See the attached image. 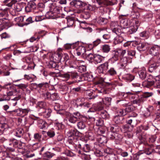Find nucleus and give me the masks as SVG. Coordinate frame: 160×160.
Masks as SVG:
<instances>
[{
	"instance_id": "obj_1",
	"label": "nucleus",
	"mask_w": 160,
	"mask_h": 160,
	"mask_svg": "<svg viewBox=\"0 0 160 160\" xmlns=\"http://www.w3.org/2000/svg\"><path fill=\"white\" fill-rule=\"evenodd\" d=\"M68 147L72 150L76 151L78 154L81 153L82 147L84 145V142L81 140L74 138L73 140L68 141Z\"/></svg>"
},
{
	"instance_id": "obj_2",
	"label": "nucleus",
	"mask_w": 160,
	"mask_h": 160,
	"mask_svg": "<svg viewBox=\"0 0 160 160\" xmlns=\"http://www.w3.org/2000/svg\"><path fill=\"white\" fill-rule=\"evenodd\" d=\"M86 59L89 62L97 64L103 61L105 58L99 54L90 53L87 55Z\"/></svg>"
},
{
	"instance_id": "obj_3",
	"label": "nucleus",
	"mask_w": 160,
	"mask_h": 160,
	"mask_svg": "<svg viewBox=\"0 0 160 160\" xmlns=\"http://www.w3.org/2000/svg\"><path fill=\"white\" fill-rule=\"evenodd\" d=\"M149 53L154 57V59L156 60L157 63H160V47L157 45L151 47L149 49Z\"/></svg>"
},
{
	"instance_id": "obj_4",
	"label": "nucleus",
	"mask_w": 160,
	"mask_h": 160,
	"mask_svg": "<svg viewBox=\"0 0 160 160\" xmlns=\"http://www.w3.org/2000/svg\"><path fill=\"white\" fill-rule=\"evenodd\" d=\"M93 3L95 4V5L98 7H103L104 6L109 4L110 5H112L117 4V0H113L111 2H110L109 3H108V0H92Z\"/></svg>"
},
{
	"instance_id": "obj_5",
	"label": "nucleus",
	"mask_w": 160,
	"mask_h": 160,
	"mask_svg": "<svg viewBox=\"0 0 160 160\" xmlns=\"http://www.w3.org/2000/svg\"><path fill=\"white\" fill-rule=\"evenodd\" d=\"M49 7L51 12L53 13L59 14L62 10V8L54 2L50 3Z\"/></svg>"
},
{
	"instance_id": "obj_6",
	"label": "nucleus",
	"mask_w": 160,
	"mask_h": 160,
	"mask_svg": "<svg viewBox=\"0 0 160 160\" xmlns=\"http://www.w3.org/2000/svg\"><path fill=\"white\" fill-rule=\"evenodd\" d=\"M131 62L130 58L127 57H124L121 59L120 62L118 63L121 69L124 68L128 63Z\"/></svg>"
},
{
	"instance_id": "obj_7",
	"label": "nucleus",
	"mask_w": 160,
	"mask_h": 160,
	"mask_svg": "<svg viewBox=\"0 0 160 160\" xmlns=\"http://www.w3.org/2000/svg\"><path fill=\"white\" fill-rule=\"evenodd\" d=\"M79 135V132L75 129L70 130L67 133V136L68 137V141L73 140L74 138L77 139V136Z\"/></svg>"
},
{
	"instance_id": "obj_8",
	"label": "nucleus",
	"mask_w": 160,
	"mask_h": 160,
	"mask_svg": "<svg viewBox=\"0 0 160 160\" xmlns=\"http://www.w3.org/2000/svg\"><path fill=\"white\" fill-rule=\"evenodd\" d=\"M109 62H106L100 65L97 68V70L99 73H104L108 69Z\"/></svg>"
},
{
	"instance_id": "obj_9",
	"label": "nucleus",
	"mask_w": 160,
	"mask_h": 160,
	"mask_svg": "<svg viewBox=\"0 0 160 160\" xmlns=\"http://www.w3.org/2000/svg\"><path fill=\"white\" fill-rule=\"evenodd\" d=\"M71 5L77 8H82L86 6V4L80 0H73L70 3Z\"/></svg>"
},
{
	"instance_id": "obj_10",
	"label": "nucleus",
	"mask_w": 160,
	"mask_h": 160,
	"mask_svg": "<svg viewBox=\"0 0 160 160\" xmlns=\"http://www.w3.org/2000/svg\"><path fill=\"white\" fill-rule=\"evenodd\" d=\"M155 62H156L153 63V59H152L148 62V64H149L148 71L149 72H153L158 68V65H157L156 63L157 62H156V61Z\"/></svg>"
},
{
	"instance_id": "obj_11",
	"label": "nucleus",
	"mask_w": 160,
	"mask_h": 160,
	"mask_svg": "<svg viewBox=\"0 0 160 160\" xmlns=\"http://www.w3.org/2000/svg\"><path fill=\"white\" fill-rule=\"evenodd\" d=\"M103 105L100 103L95 104L93 106V108H90L88 112L102 111L103 109Z\"/></svg>"
},
{
	"instance_id": "obj_12",
	"label": "nucleus",
	"mask_w": 160,
	"mask_h": 160,
	"mask_svg": "<svg viewBox=\"0 0 160 160\" xmlns=\"http://www.w3.org/2000/svg\"><path fill=\"white\" fill-rule=\"evenodd\" d=\"M70 78L76 82H78L82 81V77L79 75L78 73L75 72H70Z\"/></svg>"
},
{
	"instance_id": "obj_13",
	"label": "nucleus",
	"mask_w": 160,
	"mask_h": 160,
	"mask_svg": "<svg viewBox=\"0 0 160 160\" xmlns=\"http://www.w3.org/2000/svg\"><path fill=\"white\" fill-rule=\"evenodd\" d=\"M75 53L78 56L83 55L86 52L85 48L82 46H79L78 48L76 47Z\"/></svg>"
},
{
	"instance_id": "obj_14",
	"label": "nucleus",
	"mask_w": 160,
	"mask_h": 160,
	"mask_svg": "<svg viewBox=\"0 0 160 160\" xmlns=\"http://www.w3.org/2000/svg\"><path fill=\"white\" fill-rule=\"evenodd\" d=\"M112 57L110 59L112 62H114L118 60L120 56L117 49L112 51Z\"/></svg>"
},
{
	"instance_id": "obj_15",
	"label": "nucleus",
	"mask_w": 160,
	"mask_h": 160,
	"mask_svg": "<svg viewBox=\"0 0 160 160\" xmlns=\"http://www.w3.org/2000/svg\"><path fill=\"white\" fill-rule=\"evenodd\" d=\"M132 25V23L130 20L124 19L120 22V25L123 28H127Z\"/></svg>"
},
{
	"instance_id": "obj_16",
	"label": "nucleus",
	"mask_w": 160,
	"mask_h": 160,
	"mask_svg": "<svg viewBox=\"0 0 160 160\" xmlns=\"http://www.w3.org/2000/svg\"><path fill=\"white\" fill-rule=\"evenodd\" d=\"M38 127L41 128L43 129L48 127V124L46 121L42 119L38 120Z\"/></svg>"
},
{
	"instance_id": "obj_17",
	"label": "nucleus",
	"mask_w": 160,
	"mask_h": 160,
	"mask_svg": "<svg viewBox=\"0 0 160 160\" xmlns=\"http://www.w3.org/2000/svg\"><path fill=\"white\" fill-rule=\"evenodd\" d=\"M147 48V45L144 42L139 43L137 46V49L139 51H144L146 50Z\"/></svg>"
},
{
	"instance_id": "obj_18",
	"label": "nucleus",
	"mask_w": 160,
	"mask_h": 160,
	"mask_svg": "<svg viewBox=\"0 0 160 160\" xmlns=\"http://www.w3.org/2000/svg\"><path fill=\"white\" fill-rule=\"evenodd\" d=\"M97 22L101 25H104L108 22V19L106 18L99 17L96 20Z\"/></svg>"
},
{
	"instance_id": "obj_19",
	"label": "nucleus",
	"mask_w": 160,
	"mask_h": 160,
	"mask_svg": "<svg viewBox=\"0 0 160 160\" xmlns=\"http://www.w3.org/2000/svg\"><path fill=\"white\" fill-rule=\"evenodd\" d=\"M129 27L128 33L129 34H132L136 32L138 29V26L136 25L132 26V25Z\"/></svg>"
},
{
	"instance_id": "obj_20",
	"label": "nucleus",
	"mask_w": 160,
	"mask_h": 160,
	"mask_svg": "<svg viewBox=\"0 0 160 160\" xmlns=\"http://www.w3.org/2000/svg\"><path fill=\"white\" fill-rule=\"evenodd\" d=\"M101 117L103 119H108L109 118V114L106 111L102 110L99 112Z\"/></svg>"
},
{
	"instance_id": "obj_21",
	"label": "nucleus",
	"mask_w": 160,
	"mask_h": 160,
	"mask_svg": "<svg viewBox=\"0 0 160 160\" xmlns=\"http://www.w3.org/2000/svg\"><path fill=\"white\" fill-rule=\"evenodd\" d=\"M154 108L152 106H149L146 109V112L145 115L146 117H148L150 115V114L153 111Z\"/></svg>"
},
{
	"instance_id": "obj_22",
	"label": "nucleus",
	"mask_w": 160,
	"mask_h": 160,
	"mask_svg": "<svg viewBox=\"0 0 160 160\" xmlns=\"http://www.w3.org/2000/svg\"><path fill=\"white\" fill-rule=\"evenodd\" d=\"M142 85L144 87L149 88L152 85L153 86V81L147 80L145 81L142 83Z\"/></svg>"
},
{
	"instance_id": "obj_23",
	"label": "nucleus",
	"mask_w": 160,
	"mask_h": 160,
	"mask_svg": "<svg viewBox=\"0 0 160 160\" xmlns=\"http://www.w3.org/2000/svg\"><path fill=\"white\" fill-rule=\"evenodd\" d=\"M24 131L22 129L20 128L15 130L14 135L18 138H21L23 136Z\"/></svg>"
},
{
	"instance_id": "obj_24",
	"label": "nucleus",
	"mask_w": 160,
	"mask_h": 160,
	"mask_svg": "<svg viewBox=\"0 0 160 160\" xmlns=\"http://www.w3.org/2000/svg\"><path fill=\"white\" fill-rule=\"evenodd\" d=\"M124 118L122 117L115 116L114 118V121L117 124H120L122 123V120Z\"/></svg>"
},
{
	"instance_id": "obj_25",
	"label": "nucleus",
	"mask_w": 160,
	"mask_h": 160,
	"mask_svg": "<svg viewBox=\"0 0 160 160\" xmlns=\"http://www.w3.org/2000/svg\"><path fill=\"white\" fill-rule=\"evenodd\" d=\"M77 43L72 44L67 43L64 45L63 48L66 49H69L71 48L74 49L76 48Z\"/></svg>"
},
{
	"instance_id": "obj_26",
	"label": "nucleus",
	"mask_w": 160,
	"mask_h": 160,
	"mask_svg": "<svg viewBox=\"0 0 160 160\" xmlns=\"http://www.w3.org/2000/svg\"><path fill=\"white\" fill-rule=\"evenodd\" d=\"M33 86H36L37 88H41L42 87H46L47 85H48V83L47 82H42L39 84L36 83H32V84Z\"/></svg>"
},
{
	"instance_id": "obj_27",
	"label": "nucleus",
	"mask_w": 160,
	"mask_h": 160,
	"mask_svg": "<svg viewBox=\"0 0 160 160\" xmlns=\"http://www.w3.org/2000/svg\"><path fill=\"white\" fill-rule=\"evenodd\" d=\"M101 48L102 51L103 52L106 53L108 52L111 49L110 46L107 44L103 45Z\"/></svg>"
},
{
	"instance_id": "obj_28",
	"label": "nucleus",
	"mask_w": 160,
	"mask_h": 160,
	"mask_svg": "<svg viewBox=\"0 0 160 160\" xmlns=\"http://www.w3.org/2000/svg\"><path fill=\"white\" fill-rule=\"evenodd\" d=\"M107 73L109 75L112 76H115L117 74L116 69L113 67L110 68L108 71Z\"/></svg>"
},
{
	"instance_id": "obj_29",
	"label": "nucleus",
	"mask_w": 160,
	"mask_h": 160,
	"mask_svg": "<svg viewBox=\"0 0 160 160\" xmlns=\"http://www.w3.org/2000/svg\"><path fill=\"white\" fill-rule=\"evenodd\" d=\"M13 94V92L12 91H10L7 93V95H4L3 98L2 99H0V100H10L11 99L10 97L12 96Z\"/></svg>"
},
{
	"instance_id": "obj_30",
	"label": "nucleus",
	"mask_w": 160,
	"mask_h": 160,
	"mask_svg": "<svg viewBox=\"0 0 160 160\" xmlns=\"http://www.w3.org/2000/svg\"><path fill=\"white\" fill-rule=\"evenodd\" d=\"M52 112V111L51 109H48L44 110V111L42 112L43 115L44 117L46 118H48L50 116Z\"/></svg>"
},
{
	"instance_id": "obj_31",
	"label": "nucleus",
	"mask_w": 160,
	"mask_h": 160,
	"mask_svg": "<svg viewBox=\"0 0 160 160\" xmlns=\"http://www.w3.org/2000/svg\"><path fill=\"white\" fill-rule=\"evenodd\" d=\"M138 73L140 78L142 79H144L146 77V72L144 69L140 70Z\"/></svg>"
},
{
	"instance_id": "obj_32",
	"label": "nucleus",
	"mask_w": 160,
	"mask_h": 160,
	"mask_svg": "<svg viewBox=\"0 0 160 160\" xmlns=\"http://www.w3.org/2000/svg\"><path fill=\"white\" fill-rule=\"evenodd\" d=\"M8 128V125L6 123L0 124V135L3 134V131Z\"/></svg>"
},
{
	"instance_id": "obj_33",
	"label": "nucleus",
	"mask_w": 160,
	"mask_h": 160,
	"mask_svg": "<svg viewBox=\"0 0 160 160\" xmlns=\"http://www.w3.org/2000/svg\"><path fill=\"white\" fill-rule=\"evenodd\" d=\"M91 147L88 144H85L84 142V145L82 147L81 150L86 152H89L91 150Z\"/></svg>"
},
{
	"instance_id": "obj_34",
	"label": "nucleus",
	"mask_w": 160,
	"mask_h": 160,
	"mask_svg": "<svg viewBox=\"0 0 160 160\" xmlns=\"http://www.w3.org/2000/svg\"><path fill=\"white\" fill-rule=\"evenodd\" d=\"M77 126L79 129H83L86 127V123L83 121H80L77 123Z\"/></svg>"
},
{
	"instance_id": "obj_35",
	"label": "nucleus",
	"mask_w": 160,
	"mask_h": 160,
	"mask_svg": "<svg viewBox=\"0 0 160 160\" xmlns=\"http://www.w3.org/2000/svg\"><path fill=\"white\" fill-rule=\"evenodd\" d=\"M153 86L157 88H160V79L154 78L153 79Z\"/></svg>"
},
{
	"instance_id": "obj_36",
	"label": "nucleus",
	"mask_w": 160,
	"mask_h": 160,
	"mask_svg": "<svg viewBox=\"0 0 160 160\" xmlns=\"http://www.w3.org/2000/svg\"><path fill=\"white\" fill-rule=\"evenodd\" d=\"M17 2V0H5L4 2L7 3V5L9 7L12 6V5Z\"/></svg>"
},
{
	"instance_id": "obj_37",
	"label": "nucleus",
	"mask_w": 160,
	"mask_h": 160,
	"mask_svg": "<svg viewBox=\"0 0 160 160\" xmlns=\"http://www.w3.org/2000/svg\"><path fill=\"white\" fill-rule=\"evenodd\" d=\"M35 5L34 3L32 2H30L28 4L27 7L26 8V10H28V12H30L31 11L32 9H33L35 8Z\"/></svg>"
},
{
	"instance_id": "obj_38",
	"label": "nucleus",
	"mask_w": 160,
	"mask_h": 160,
	"mask_svg": "<svg viewBox=\"0 0 160 160\" xmlns=\"http://www.w3.org/2000/svg\"><path fill=\"white\" fill-rule=\"evenodd\" d=\"M155 152L154 148L152 147L147 148L144 151V152L147 155H149Z\"/></svg>"
},
{
	"instance_id": "obj_39",
	"label": "nucleus",
	"mask_w": 160,
	"mask_h": 160,
	"mask_svg": "<svg viewBox=\"0 0 160 160\" xmlns=\"http://www.w3.org/2000/svg\"><path fill=\"white\" fill-rule=\"evenodd\" d=\"M99 142L101 144L104 145L107 142V140L106 138L103 136H101L98 139Z\"/></svg>"
},
{
	"instance_id": "obj_40",
	"label": "nucleus",
	"mask_w": 160,
	"mask_h": 160,
	"mask_svg": "<svg viewBox=\"0 0 160 160\" xmlns=\"http://www.w3.org/2000/svg\"><path fill=\"white\" fill-rule=\"evenodd\" d=\"M90 16V13L88 12L85 11L81 14V17L83 18L87 19Z\"/></svg>"
},
{
	"instance_id": "obj_41",
	"label": "nucleus",
	"mask_w": 160,
	"mask_h": 160,
	"mask_svg": "<svg viewBox=\"0 0 160 160\" xmlns=\"http://www.w3.org/2000/svg\"><path fill=\"white\" fill-rule=\"evenodd\" d=\"M111 29L112 30V32L115 33L116 35H119L121 34V30L120 28H119V27H113Z\"/></svg>"
},
{
	"instance_id": "obj_42",
	"label": "nucleus",
	"mask_w": 160,
	"mask_h": 160,
	"mask_svg": "<svg viewBox=\"0 0 160 160\" xmlns=\"http://www.w3.org/2000/svg\"><path fill=\"white\" fill-rule=\"evenodd\" d=\"M22 5L19 3L16 4L14 6V10L15 11L19 12L21 11L22 9Z\"/></svg>"
},
{
	"instance_id": "obj_43",
	"label": "nucleus",
	"mask_w": 160,
	"mask_h": 160,
	"mask_svg": "<svg viewBox=\"0 0 160 160\" xmlns=\"http://www.w3.org/2000/svg\"><path fill=\"white\" fill-rule=\"evenodd\" d=\"M30 109L28 108L24 109L21 108V117H24L27 115Z\"/></svg>"
},
{
	"instance_id": "obj_44",
	"label": "nucleus",
	"mask_w": 160,
	"mask_h": 160,
	"mask_svg": "<svg viewBox=\"0 0 160 160\" xmlns=\"http://www.w3.org/2000/svg\"><path fill=\"white\" fill-rule=\"evenodd\" d=\"M37 106L41 108L45 109L46 104L44 101L39 102L37 103Z\"/></svg>"
},
{
	"instance_id": "obj_45",
	"label": "nucleus",
	"mask_w": 160,
	"mask_h": 160,
	"mask_svg": "<svg viewBox=\"0 0 160 160\" xmlns=\"http://www.w3.org/2000/svg\"><path fill=\"white\" fill-rule=\"evenodd\" d=\"M141 37L147 39L149 37V32L147 31H144L140 33Z\"/></svg>"
},
{
	"instance_id": "obj_46",
	"label": "nucleus",
	"mask_w": 160,
	"mask_h": 160,
	"mask_svg": "<svg viewBox=\"0 0 160 160\" xmlns=\"http://www.w3.org/2000/svg\"><path fill=\"white\" fill-rule=\"evenodd\" d=\"M77 120V118H76L73 116L71 115L69 118L68 121L72 123H75L76 122L78 121Z\"/></svg>"
},
{
	"instance_id": "obj_47",
	"label": "nucleus",
	"mask_w": 160,
	"mask_h": 160,
	"mask_svg": "<svg viewBox=\"0 0 160 160\" xmlns=\"http://www.w3.org/2000/svg\"><path fill=\"white\" fill-rule=\"evenodd\" d=\"M60 76L64 79L65 80H68L70 78V72H68L64 74H61Z\"/></svg>"
},
{
	"instance_id": "obj_48",
	"label": "nucleus",
	"mask_w": 160,
	"mask_h": 160,
	"mask_svg": "<svg viewBox=\"0 0 160 160\" xmlns=\"http://www.w3.org/2000/svg\"><path fill=\"white\" fill-rule=\"evenodd\" d=\"M47 65L49 68H54L57 66V64L54 62L51 61L49 62Z\"/></svg>"
},
{
	"instance_id": "obj_49",
	"label": "nucleus",
	"mask_w": 160,
	"mask_h": 160,
	"mask_svg": "<svg viewBox=\"0 0 160 160\" xmlns=\"http://www.w3.org/2000/svg\"><path fill=\"white\" fill-rule=\"evenodd\" d=\"M78 71L81 73L85 72L86 71V67L84 65L79 66L78 68Z\"/></svg>"
},
{
	"instance_id": "obj_50",
	"label": "nucleus",
	"mask_w": 160,
	"mask_h": 160,
	"mask_svg": "<svg viewBox=\"0 0 160 160\" xmlns=\"http://www.w3.org/2000/svg\"><path fill=\"white\" fill-rule=\"evenodd\" d=\"M125 78L128 82H131L134 79V76L130 74H127L125 77Z\"/></svg>"
},
{
	"instance_id": "obj_51",
	"label": "nucleus",
	"mask_w": 160,
	"mask_h": 160,
	"mask_svg": "<svg viewBox=\"0 0 160 160\" xmlns=\"http://www.w3.org/2000/svg\"><path fill=\"white\" fill-rule=\"evenodd\" d=\"M118 116L120 117H122L127 114L125 110L122 109L118 110Z\"/></svg>"
},
{
	"instance_id": "obj_52",
	"label": "nucleus",
	"mask_w": 160,
	"mask_h": 160,
	"mask_svg": "<svg viewBox=\"0 0 160 160\" xmlns=\"http://www.w3.org/2000/svg\"><path fill=\"white\" fill-rule=\"evenodd\" d=\"M109 158L108 160H118V156L115 154H112L108 156Z\"/></svg>"
},
{
	"instance_id": "obj_53",
	"label": "nucleus",
	"mask_w": 160,
	"mask_h": 160,
	"mask_svg": "<svg viewBox=\"0 0 160 160\" xmlns=\"http://www.w3.org/2000/svg\"><path fill=\"white\" fill-rule=\"evenodd\" d=\"M143 127L142 126H140L138 127L137 128V130L136 132L137 134H138L139 135H141L142 130H143Z\"/></svg>"
},
{
	"instance_id": "obj_54",
	"label": "nucleus",
	"mask_w": 160,
	"mask_h": 160,
	"mask_svg": "<svg viewBox=\"0 0 160 160\" xmlns=\"http://www.w3.org/2000/svg\"><path fill=\"white\" fill-rule=\"evenodd\" d=\"M55 126L58 129L62 128L63 127V124L61 122H55L54 123Z\"/></svg>"
},
{
	"instance_id": "obj_55",
	"label": "nucleus",
	"mask_w": 160,
	"mask_h": 160,
	"mask_svg": "<svg viewBox=\"0 0 160 160\" xmlns=\"http://www.w3.org/2000/svg\"><path fill=\"white\" fill-rule=\"evenodd\" d=\"M116 133V132H109L108 134V138L112 140L115 139Z\"/></svg>"
},
{
	"instance_id": "obj_56",
	"label": "nucleus",
	"mask_w": 160,
	"mask_h": 160,
	"mask_svg": "<svg viewBox=\"0 0 160 160\" xmlns=\"http://www.w3.org/2000/svg\"><path fill=\"white\" fill-rule=\"evenodd\" d=\"M34 139L38 141H40L42 137L41 135L38 133H35L34 136Z\"/></svg>"
},
{
	"instance_id": "obj_57",
	"label": "nucleus",
	"mask_w": 160,
	"mask_h": 160,
	"mask_svg": "<svg viewBox=\"0 0 160 160\" xmlns=\"http://www.w3.org/2000/svg\"><path fill=\"white\" fill-rule=\"evenodd\" d=\"M116 38V40L118 43H121L124 40V38L122 37V35L121 34Z\"/></svg>"
},
{
	"instance_id": "obj_58",
	"label": "nucleus",
	"mask_w": 160,
	"mask_h": 160,
	"mask_svg": "<svg viewBox=\"0 0 160 160\" xmlns=\"http://www.w3.org/2000/svg\"><path fill=\"white\" fill-rule=\"evenodd\" d=\"M26 22L23 23V25H27L30 23H32L33 22L32 20V18L31 17H29L26 19Z\"/></svg>"
},
{
	"instance_id": "obj_59",
	"label": "nucleus",
	"mask_w": 160,
	"mask_h": 160,
	"mask_svg": "<svg viewBox=\"0 0 160 160\" xmlns=\"http://www.w3.org/2000/svg\"><path fill=\"white\" fill-rule=\"evenodd\" d=\"M10 112H15V114L17 116L21 117V108H19L18 109H16L14 110H13L11 111H10Z\"/></svg>"
},
{
	"instance_id": "obj_60",
	"label": "nucleus",
	"mask_w": 160,
	"mask_h": 160,
	"mask_svg": "<svg viewBox=\"0 0 160 160\" xmlns=\"http://www.w3.org/2000/svg\"><path fill=\"white\" fill-rule=\"evenodd\" d=\"M127 54L128 56H134L136 54V51L132 50H130L127 51Z\"/></svg>"
},
{
	"instance_id": "obj_61",
	"label": "nucleus",
	"mask_w": 160,
	"mask_h": 160,
	"mask_svg": "<svg viewBox=\"0 0 160 160\" xmlns=\"http://www.w3.org/2000/svg\"><path fill=\"white\" fill-rule=\"evenodd\" d=\"M19 88L21 89H23L26 88L28 87V85L27 84H25L23 83H21L19 84L16 85Z\"/></svg>"
},
{
	"instance_id": "obj_62",
	"label": "nucleus",
	"mask_w": 160,
	"mask_h": 160,
	"mask_svg": "<svg viewBox=\"0 0 160 160\" xmlns=\"http://www.w3.org/2000/svg\"><path fill=\"white\" fill-rule=\"evenodd\" d=\"M133 110V106L130 105H128L127 107L126 108L125 111L126 112H129Z\"/></svg>"
},
{
	"instance_id": "obj_63",
	"label": "nucleus",
	"mask_w": 160,
	"mask_h": 160,
	"mask_svg": "<svg viewBox=\"0 0 160 160\" xmlns=\"http://www.w3.org/2000/svg\"><path fill=\"white\" fill-rule=\"evenodd\" d=\"M4 88L8 90H12L13 88V86L11 85V83L6 84L3 86Z\"/></svg>"
},
{
	"instance_id": "obj_64",
	"label": "nucleus",
	"mask_w": 160,
	"mask_h": 160,
	"mask_svg": "<svg viewBox=\"0 0 160 160\" xmlns=\"http://www.w3.org/2000/svg\"><path fill=\"white\" fill-rule=\"evenodd\" d=\"M152 95V93L146 92L143 94L142 95V97L144 99H147V98L151 96Z\"/></svg>"
}]
</instances>
